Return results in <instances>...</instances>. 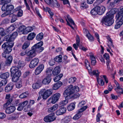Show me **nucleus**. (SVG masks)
I'll list each match as a JSON object with an SVG mask.
<instances>
[{"mask_svg":"<svg viewBox=\"0 0 123 123\" xmlns=\"http://www.w3.org/2000/svg\"><path fill=\"white\" fill-rule=\"evenodd\" d=\"M36 36V34L33 32H31L29 34L27 37V39L28 40H33Z\"/></svg>","mask_w":123,"mask_h":123,"instance_id":"26","label":"nucleus"},{"mask_svg":"<svg viewBox=\"0 0 123 123\" xmlns=\"http://www.w3.org/2000/svg\"><path fill=\"white\" fill-rule=\"evenodd\" d=\"M5 98L7 99L6 102L3 105V108H6V107L8 106L12 101V98H10V94H7L6 95Z\"/></svg>","mask_w":123,"mask_h":123,"instance_id":"12","label":"nucleus"},{"mask_svg":"<svg viewBox=\"0 0 123 123\" xmlns=\"http://www.w3.org/2000/svg\"><path fill=\"white\" fill-rule=\"evenodd\" d=\"M87 107L86 106H84L80 109L77 112V113L73 117V119L76 120L79 119L82 115V112L85 111Z\"/></svg>","mask_w":123,"mask_h":123,"instance_id":"10","label":"nucleus"},{"mask_svg":"<svg viewBox=\"0 0 123 123\" xmlns=\"http://www.w3.org/2000/svg\"><path fill=\"white\" fill-rule=\"evenodd\" d=\"M88 72L89 74L91 76L95 75L97 78V80L99 84L101 86H103L105 83L104 81L101 79L99 78L98 76L100 72L98 70H88Z\"/></svg>","mask_w":123,"mask_h":123,"instance_id":"5","label":"nucleus"},{"mask_svg":"<svg viewBox=\"0 0 123 123\" xmlns=\"http://www.w3.org/2000/svg\"><path fill=\"white\" fill-rule=\"evenodd\" d=\"M14 43L6 42L2 46V48L4 49V51L9 53L12 50V47L13 46Z\"/></svg>","mask_w":123,"mask_h":123,"instance_id":"7","label":"nucleus"},{"mask_svg":"<svg viewBox=\"0 0 123 123\" xmlns=\"http://www.w3.org/2000/svg\"><path fill=\"white\" fill-rule=\"evenodd\" d=\"M53 92V90L52 89H49L46 91L45 89H42L40 92L42 95L43 99H46L52 94Z\"/></svg>","mask_w":123,"mask_h":123,"instance_id":"6","label":"nucleus"},{"mask_svg":"<svg viewBox=\"0 0 123 123\" xmlns=\"http://www.w3.org/2000/svg\"><path fill=\"white\" fill-rule=\"evenodd\" d=\"M9 53H7V52L5 51H4L3 53L2 54V56L5 58H6L7 57L9 56Z\"/></svg>","mask_w":123,"mask_h":123,"instance_id":"57","label":"nucleus"},{"mask_svg":"<svg viewBox=\"0 0 123 123\" xmlns=\"http://www.w3.org/2000/svg\"><path fill=\"white\" fill-rule=\"evenodd\" d=\"M15 109V108L14 106H11L6 108L5 112L7 114H10L13 112Z\"/></svg>","mask_w":123,"mask_h":123,"instance_id":"16","label":"nucleus"},{"mask_svg":"<svg viewBox=\"0 0 123 123\" xmlns=\"http://www.w3.org/2000/svg\"><path fill=\"white\" fill-rule=\"evenodd\" d=\"M14 6L9 4H4L1 7L2 10L3 11H6L8 12L11 14L12 13V11L14 8Z\"/></svg>","mask_w":123,"mask_h":123,"instance_id":"8","label":"nucleus"},{"mask_svg":"<svg viewBox=\"0 0 123 123\" xmlns=\"http://www.w3.org/2000/svg\"><path fill=\"white\" fill-rule=\"evenodd\" d=\"M9 76L8 72H7L0 75V77L3 79H6Z\"/></svg>","mask_w":123,"mask_h":123,"instance_id":"30","label":"nucleus"},{"mask_svg":"<svg viewBox=\"0 0 123 123\" xmlns=\"http://www.w3.org/2000/svg\"><path fill=\"white\" fill-rule=\"evenodd\" d=\"M27 55V57H26L25 60L26 61H30L33 58L29 55Z\"/></svg>","mask_w":123,"mask_h":123,"instance_id":"59","label":"nucleus"},{"mask_svg":"<svg viewBox=\"0 0 123 123\" xmlns=\"http://www.w3.org/2000/svg\"><path fill=\"white\" fill-rule=\"evenodd\" d=\"M90 59L91 60V63L93 65H94L96 63V61L95 57L93 55H90Z\"/></svg>","mask_w":123,"mask_h":123,"instance_id":"32","label":"nucleus"},{"mask_svg":"<svg viewBox=\"0 0 123 123\" xmlns=\"http://www.w3.org/2000/svg\"><path fill=\"white\" fill-rule=\"evenodd\" d=\"M67 18L69 21L72 24L74 25H75L74 21L72 19L70 18V16L68 15L67 16Z\"/></svg>","mask_w":123,"mask_h":123,"instance_id":"50","label":"nucleus"},{"mask_svg":"<svg viewBox=\"0 0 123 123\" xmlns=\"http://www.w3.org/2000/svg\"><path fill=\"white\" fill-rule=\"evenodd\" d=\"M86 103V102L85 101H82L79 103L78 105V107H82V106L84 105Z\"/></svg>","mask_w":123,"mask_h":123,"instance_id":"58","label":"nucleus"},{"mask_svg":"<svg viewBox=\"0 0 123 123\" xmlns=\"http://www.w3.org/2000/svg\"><path fill=\"white\" fill-rule=\"evenodd\" d=\"M91 13L93 15H95L98 14L97 11L96 10V7L91 11Z\"/></svg>","mask_w":123,"mask_h":123,"instance_id":"54","label":"nucleus"},{"mask_svg":"<svg viewBox=\"0 0 123 123\" xmlns=\"http://www.w3.org/2000/svg\"><path fill=\"white\" fill-rule=\"evenodd\" d=\"M55 113H52L45 117L44 118V121L46 122H50L53 121L56 119Z\"/></svg>","mask_w":123,"mask_h":123,"instance_id":"11","label":"nucleus"},{"mask_svg":"<svg viewBox=\"0 0 123 123\" xmlns=\"http://www.w3.org/2000/svg\"><path fill=\"white\" fill-rule=\"evenodd\" d=\"M60 96V94L59 93H56L48 99V102L49 103L55 104L58 100Z\"/></svg>","mask_w":123,"mask_h":123,"instance_id":"9","label":"nucleus"},{"mask_svg":"<svg viewBox=\"0 0 123 123\" xmlns=\"http://www.w3.org/2000/svg\"><path fill=\"white\" fill-rule=\"evenodd\" d=\"M23 62L21 61H19L18 62V65L17 67L13 66L10 69H17V68H22L23 67H24V64H23Z\"/></svg>","mask_w":123,"mask_h":123,"instance_id":"21","label":"nucleus"},{"mask_svg":"<svg viewBox=\"0 0 123 123\" xmlns=\"http://www.w3.org/2000/svg\"><path fill=\"white\" fill-rule=\"evenodd\" d=\"M23 15V11L22 10H19L17 13V16L18 17H21Z\"/></svg>","mask_w":123,"mask_h":123,"instance_id":"62","label":"nucleus"},{"mask_svg":"<svg viewBox=\"0 0 123 123\" xmlns=\"http://www.w3.org/2000/svg\"><path fill=\"white\" fill-rule=\"evenodd\" d=\"M50 5L52 7H58L60 6V5L58 3L56 0H52Z\"/></svg>","mask_w":123,"mask_h":123,"instance_id":"24","label":"nucleus"},{"mask_svg":"<svg viewBox=\"0 0 123 123\" xmlns=\"http://www.w3.org/2000/svg\"><path fill=\"white\" fill-rule=\"evenodd\" d=\"M13 85L12 83H10L8 84L5 88V92H8L11 90L12 88Z\"/></svg>","mask_w":123,"mask_h":123,"instance_id":"22","label":"nucleus"},{"mask_svg":"<svg viewBox=\"0 0 123 123\" xmlns=\"http://www.w3.org/2000/svg\"><path fill=\"white\" fill-rule=\"evenodd\" d=\"M117 20L115 28L117 29L119 28L123 23V7L121 9L120 11L116 15Z\"/></svg>","mask_w":123,"mask_h":123,"instance_id":"4","label":"nucleus"},{"mask_svg":"<svg viewBox=\"0 0 123 123\" xmlns=\"http://www.w3.org/2000/svg\"><path fill=\"white\" fill-rule=\"evenodd\" d=\"M103 57L104 58L106 59L107 62H106V64L108 68V66L109 65V63L110 62L109 61V55L106 53H105V54L103 55Z\"/></svg>","mask_w":123,"mask_h":123,"instance_id":"25","label":"nucleus"},{"mask_svg":"<svg viewBox=\"0 0 123 123\" xmlns=\"http://www.w3.org/2000/svg\"><path fill=\"white\" fill-rule=\"evenodd\" d=\"M63 75L62 74H61L59 75L56 76L54 78V80L55 82H57L60 80Z\"/></svg>","mask_w":123,"mask_h":123,"instance_id":"34","label":"nucleus"},{"mask_svg":"<svg viewBox=\"0 0 123 123\" xmlns=\"http://www.w3.org/2000/svg\"><path fill=\"white\" fill-rule=\"evenodd\" d=\"M28 95L27 92H25L22 93L19 96V97L21 98H23L27 97Z\"/></svg>","mask_w":123,"mask_h":123,"instance_id":"39","label":"nucleus"},{"mask_svg":"<svg viewBox=\"0 0 123 123\" xmlns=\"http://www.w3.org/2000/svg\"><path fill=\"white\" fill-rule=\"evenodd\" d=\"M22 81L21 80H19L16 84V87L17 88H20L22 86Z\"/></svg>","mask_w":123,"mask_h":123,"instance_id":"49","label":"nucleus"},{"mask_svg":"<svg viewBox=\"0 0 123 123\" xmlns=\"http://www.w3.org/2000/svg\"><path fill=\"white\" fill-rule=\"evenodd\" d=\"M10 71L12 75H14L19 77L21 74V71L19 70H11Z\"/></svg>","mask_w":123,"mask_h":123,"instance_id":"17","label":"nucleus"},{"mask_svg":"<svg viewBox=\"0 0 123 123\" xmlns=\"http://www.w3.org/2000/svg\"><path fill=\"white\" fill-rule=\"evenodd\" d=\"M117 11V9L115 8L107 13L106 16L104 17L102 19L101 23L102 25L108 26L111 25L113 23L112 19L113 17V15Z\"/></svg>","mask_w":123,"mask_h":123,"instance_id":"2","label":"nucleus"},{"mask_svg":"<svg viewBox=\"0 0 123 123\" xmlns=\"http://www.w3.org/2000/svg\"><path fill=\"white\" fill-rule=\"evenodd\" d=\"M51 78L49 76H47L42 81L43 83L44 84H48L49 83L51 80Z\"/></svg>","mask_w":123,"mask_h":123,"instance_id":"19","label":"nucleus"},{"mask_svg":"<svg viewBox=\"0 0 123 123\" xmlns=\"http://www.w3.org/2000/svg\"><path fill=\"white\" fill-rule=\"evenodd\" d=\"M33 30V28L31 27L28 26L25 28V34H27L28 32H31Z\"/></svg>","mask_w":123,"mask_h":123,"instance_id":"38","label":"nucleus"},{"mask_svg":"<svg viewBox=\"0 0 123 123\" xmlns=\"http://www.w3.org/2000/svg\"><path fill=\"white\" fill-rule=\"evenodd\" d=\"M80 7L81 9L86 8L88 7V6L86 5V3L85 2H83L81 3Z\"/></svg>","mask_w":123,"mask_h":123,"instance_id":"44","label":"nucleus"},{"mask_svg":"<svg viewBox=\"0 0 123 123\" xmlns=\"http://www.w3.org/2000/svg\"><path fill=\"white\" fill-rule=\"evenodd\" d=\"M86 36L87 37L90 41H93V37L90 33L87 34V35H86Z\"/></svg>","mask_w":123,"mask_h":123,"instance_id":"41","label":"nucleus"},{"mask_svg":"<svg viewBox=\"0 0 123 123\" xmlns=\"http://www.w3.org/2000/svg\"><path fill=\"white\" fill-rule=\"evenodd\" d=\"M10 15L12 16V18L11 20V23H13L17 19V16L16 15H14V14L12 13Z\"/></svg>","mask_w":123,"mask_h":123,"instance_id":"48","label":"nucleus"},{"mask_svg":"<svg viewBox=\"0 0 123 123\" xmlns=\"http://www.w3.org/2000/svg\"><path fill=\"white\" fill-rule=\"evenodd\" d=\"M11 14H10L7 12L6 11L4 13L2 14L1 16L2 17H4L8 15H10Z\"/></svg>","mask_w":123,"mask_h":123,"instance_id":"63","label":"nucleus"},{"mask_svg":"<svg viewBox=\"0 0 123 123\" xmlns=\"http://www.w3.org/2000/svg\"><path fill=\"white\" fill-rule=\"evenodd\" d=\"M96 10L97 11L98 14L101 15L104 13L105 10V8L103 6L101 7L98 6L96 7Z\"/></svg>","mask_w":123,"mask_h":123,"instance_id":"14","label":"nucleus"},{"mask_svg":"<svg viewBox=\"0 0 123 123\" xmlns=\"http://www.w3.org/2000/svg\"><path fill=\"white\" fill-rule=\"evenodd\" d=\"M75 107V104L72 103L70 104L67 107L68 110L69 111H71L73 110Z\"/></svg>","mask_w":123,"mask_h":123,"instance_id":"28","label":"nucleus"},{"mask_svg":"<svg viewBox=\"0 0 123 123\" xmlns=\"http://www.w3.org/2000/svg\"><path fill=\"white\" fill-rule=\"evenodd\" d=\"M19 78V77L13 75L12 78V81L14 82H16L18 80Z\"/></svg>","mask_w":123,"mask_h":123,"instance_id":"53","label":"nucleus"},{"mask_svg":"<svg viewBox=\"0 0 123 123\" xmlns=\"http://www.w3.org/2000/svg\"><path fill=\"white\" fill-rule=\"evenodd\" d=\"M6 34L4 31V29L2 28H0V35H1L2 36H5Z\"/></svg>","mask_w":123,"mask_h":123,"instance_id":"51","label":"nucleus"},{"mask_svg":"<svg viewBox=\"0 0 123 123\" xmlns=\"http://www.w3.org/2000/svg\"><path fill=\"white\" fill-rule=\"evenodd\" d=\"M66 108L62 107L56 111V114L57 115H62L66 112Z\"/></svg>","mask_w":123,"mask_h":123,"instance_id":"18","label":"nucleus"},{"mask_svg":"<svg viewBox=\"0 0 123 123\" xmlns=\"http://www.w3.org/2000/svg\"><path fill=\"white\" fill-rule=\"evenodd\" d=\"M41 86V83H40L37 82L34 83L32 86L33 88L34 89H37L39 88Z\"/></svg>","mask_w":123,"mask_h":123,"instance_id":"29","label":"nucleus"},{"mask_svg":"<svg viewBox=\"0 0 123 123\" xmlns=\"http://www.w3.org/2000/svg\"><path fill=\"white\" fill-rule=\"evenodd\" d=\"M85 64L86 68L87 69H91L92 68L90 66L89 62L87 60H85Z\"/></svg>","mask_w":123,"mask_h":123,"instance_id":"40","label":"nucleus"},{"mask_svg":"<svg viewBox=\"0 0 123 123\" xmlns=\"http://www.w3.org/2000/svg\"><path fill=\"white\" fill-rule=\"evenodd\" d=\"M8 29L10 31H12L14 29V27L13 25H11L8 28Z\"/></svg>","mask_w":123,"mask_h":123,"instance_id":"64","label":"nucleus"},{"mask_svg":"<svg viewBox=\"0 0 123 123\" xmlns=\"http://www.w3.org/2000/svg\"><path fill=\"white\" fill-rule=\"evenodd\" d=\"M101 115L99 113H98L96 117V121L97 122H99L100 121V118L101 117Z\"/></svg>","mask_w":123,"mask_h":123,"instance_id":"61","label":"nucleus"},{"mask_svg":"<svg viewBox=\"0 0 123 123\" xmlns=\"http://www.w3.org/2000/svg\"><path fill=\"white\" fill-rule=\"evenodd\" d=\"M30 41L28 40L25 42L22 46V49H25L27 48L30 45Z\"/></svg>","mask_w":123,"mask_h":123,"instance_id":"31","label":"nucleus"},{"mask_svg":"<svg viewBox=\"0 0 123 123\" xmlns=\"http://www.w3.org/2000/svg\"><path fill=\"white\" fill-rule=\"evenodd\" d=\"M47 76H50L51 77L52 70H47L45 71Z\"/></svg>","mask_w":123,"mask_h":123,"instance_id":"60","label":"nucleus"},{"mask_svg":"<svg viewBox=\"0 0 123 123\" xmlns=\"http://www.w3.org/2000/svg\"><path fill=\"white\" fill-rule=\"evenodd\" d=\"M60 70H53L52 72L53 74L54 75H57L60 72Z\"/></svg>","mask_w":123,"mask_h":123,"instance_id":"46","label":"nucleus"},{"mask_svg":"<svg viewBox=\"0 0 123 123\" xmlns=\"http://www.w3.org/2000/svg\"><path fill=\"white\" fill-rule=\"evenodd\" d=\"M72 117L70 116H68L65 117L64 119V121L65 123H68L71 120Z\"/></svg>","mask_w":123,"mask_h":123,"instance_id":"42","label":"nucleus"},{"mask_svg":"<svg viewBox=\"0 0 123 123\" xmlns=\"http://www.w3.org/2000/svg\"><path fill=\"white\" fill-rule=\"evenodd\" d=\"M5 39L6 40V41H8V42L10 43V42H12V40L11 39V35H6L5 37Z\"/></svg>","mask_w":123,"mask_h":123,"instance_id":"35","label":"nucleus"},{"mask_svg":"<svg viewBox=\"0 0 123 123\" xmlns=\"http://www.w3.org/2000/svg\"><path fill=\"white\" fill-rule=\"evenodd\" d=\"M18 35V33L17 32H15L12 35H11V39L14 40Z\"/></svg>","mask_w":123,"mask_h":123,"instance_id":"43","label":"nucleus"},{"mask_svg":"<svg viewBox=\"0 0 123 123\" xmlns=\"http://www.w3.org/2000/svg\"><path fill=\"white\" fill-rule=\"evenodd\" d=\"M123 88H120V89H114L116 91L117 94L119 95L121 94V92L122 91Z\"/></svg>","mask_w":123,"mask_h":123,"instance_id":"47","label":"nucleus"},{"mask_svg":"<svg viewBox=\"0 0 123 123\" xmlns=\"http://www.w3.org/2000/svg\"><path fill=\"white\" fill-rule=\"evenodd\" d=\"M79 91V88L76 86H73L72 85H70L64 91L63 94L66 99H73L77 98L79 97L80 94L77 93L72 95L75 92H78Z\"/></svg>","mask_w":123,"mask_h":123,"instance_id":"1","label":"nucleus"},{"mask_svg":"<svg viewBox=\"0 0 123 123\" xmlns=\"http://www.w3.org/2000/svg\"><path fill=\"white\" fill-rule=\"evenodd\" d=\"M62 82L59 81L54 84L53 86V88L54 90L57 89L62 85Z\"/></svg>","mask_w":123,"mask_h":123,"instance_id":"23","label":"nucleus"},{"mask_svg":"<svg viewBox=\"0 0 123 123\" xmlns=\"http://www.w3.org/2000/svg\"><path fill=\"white\" fill-rule=\"evenodd\" d=\"M66 100L61 101L60 103V104L62 105H63L67 104L68 102V99H66Z\"/></svg>","mask_w":123,"mask_h":123,"instance_id":"52","label":"nucleus"},{"mask_svg":"<svg viewBox=\"0 0 123 123\" xmlns=\"http://www.w3.org/2000/svg\"><path fill=\"white\" fill-rule=\"evenodd\" d=\"M58 107V105L56 104L52 107L48 109V111L49 113L52 112L56 110Z\"/></svg>","mask_w":123,"mask_h":123,"instance_id":"20","label":"nucleus"},{"mask_svg":"<svg viewBox=\"0 0 123 123\" xmlns=\"http://www.w3.org/2000/svg\"><path fill=\"white\" fill-rule=\"evenodd\" d=\"M62 55H60L59 56H57L54 58V61L57 62H62Z\"/></svg>","mask_w":123,"mask_h":123,"instance_id":"33","label":"nucleus"},{"mask_svg":"<svg viewBox=\"0 0 123 123\" xmlns=\"http://www.w3.org/2000/svg\"><path fill=\"white\" fill-rule=\"evenodd\" d=\"M76 80V78L75 77H72L69 80V83H74Z\"/></svg>","mask_w":123,"mask_h":123,"instance_id":"45","label":"nucleus"},{"mask_svg":"<svg viewBox=\"0 0 123 123\" xmlns=\"http://www.w3.org/2000/svg\"><path fill=\"white\" fill-rule=\"evenodd\" d=\"M39 60L37 58H35L32 59L31 62L29 67L31 68L35 67L38 64Z\"/></svg>","mask_w":123,"mask_h":123,"instance_id":"13","label":"nucleus"},{"mask_svg":"<svg viewBox=\"0 0 123 123\" xmlns=\"http://www.w3.org/2000/svg\"><path fill=\"white\" fill-rule=\"evenodd\" d=\"M7 57V59L6 61V63L7 65H9L12 62V56L11 55L8 56Z\"/></svg>","mask_w":123,"mask_h":123,"instance_id":"27","label":"nucleus"},{"mask_svg":"<svg viewBox=\"0 0 123 123\" xmlns=\"http://www.w3.org/2000/svg\"><path fill=\"white\" fill-rule=\"evenodd\" d=\"M24 107L22 106L21 103H20L18 105L17 110L18 111H22Z\"/></svg>","mask_w":123,"mask_h":123,"instance_id":"55","label":"nucleus"},{"mask_svg":"<svg viewBox=\"0 0 123 123\" xmlns=\"http://www.w3.org/2000/svg\"><path fill=\"white\" fill-rule=\"evenodd\" d=\"M30 105H28L25 107L24 109V111L25 112H27L29 111L30 109Z\"/></svg>","mask_w":123,"mask_h":123,"instance_id":"56","label":"nucleus"},{"mask_svg":"<svg viewBox=\"0 0 123 123\" xmlns=\"http://www.w3.org/2000/svg\"><path fill=\"white\" fill-rule=\"evenodd\" d=\"M43 34L42 33H40L37 36L36 39L38 41H40L43 38Z\"/></svg>","mask_w":123,"mask_h":123,"instance_id":"36","label":"nucleus"},{"mask_svg":"<svg viewBox=\"0 0 123 123\" xmlns=\"http://www.w3.org/2000/svg\"><path fill=\"white\" fill-rule=\"evenodd\" d=\"M76 39V44H77V46L79 47L80 49L83 51H86V49L84 47L82 46L81 44L80 43V39L78 35H77Z\"/></svg>","mask_w":123,"mask_h":123,"instance_id":"15","label":"nucleus"},{"mask_svg":"<svg viewBox=\"0 0 123 123\" xmlns=\"http://www.w3.org/2000/svg\"><path fill=\"white\" fill-rule=\"evenodd\" d=\"M43 44V42L41 41L35 44L31 47V49L27 53V55H29L32 57L35 56L36 52H40L44 49L43 47H41Z\"/></svg>","mask_w":123,"mask_h":123,"instance_id":"3","label":"nucleus"},{"mask_svg":"<svg viewBox=\"0 0 123 123\" xmlns=\"http://www.w3.org/2000/svg\"><path fill=\"white\" fill-rule=\"evenodd\" d=\"M25 27L24 25L20 26L18 28V32H21L22 33H25Z\"/></svg>","mask_w":123,"mask_h":123,"instance_id":"37","label":"nucleus"}]
</instances>
